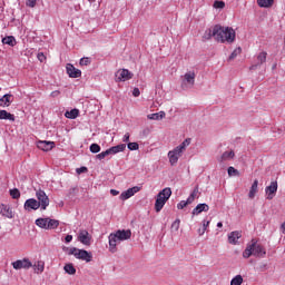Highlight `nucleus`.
I'll return each instance as SVG.
<instances>
[{
  "label": "nucleus",
  "mask_w": 285,
  "mask_h": 285,
  "mask_svg": "<svg viewBox=\"0 0 285 285\" xmlns=\"http://www.w3.org/2000/svg\"><path fill=\"white\" fill-rule=\"evenodd\" d=\"M210 37H214V39L220 43H233L235 42L236 33L230 27L216 24L213 29L205 32V39H210Z\"/></svg>",
  "instance_id": "f257e3e1"
},
{
  "label": "nucleus",
  "mask_w": 285,
  "mask_h": 285,
  "mask_svg": "<svg viewBox=\"0 0 285 285\" xmlns=\"http://www.w3.org/2000/svg\"><path fill=\"white\" fill-rule=\"evenodd\" d=\"M132 237L130 229H118L108 236L109 239V253H117V246L120 242H126Z\"/></svg>",
  "instance_id": "f03ea898"
},
{
  "label": "nucleus",
  "mask_w": 285,
  "mask_h": 285,
  "mask_svg": "<svg viewBox=\"0 0 285 285\" xmlns=\"http://www.w3.org/2000/svg\"><path fill=\"white\" fill-rule=\"evenodd\" d=\"M188 146H190V138H186L180 145L168 151L167 157L170 166H177V161H179V158L186 153Z\"/></svg>",
  "instance_id": "7ed1b4c3"
},
{
  "label": "nucleus",
  "mask_w": 285,
  "mask_h": 285,
  "mask_svg": "<svg viewBox=\"0 0 285 285\" xmlns=\"http://www.w3.org/2000/svg\"><path fill=\"white\" fill-rule=\"evenodd\" d=\"M266 255V250L262 245L257 244V240L253 239L252 243H249L246 247V249L243 252V257L245 259H248V257H264Z\"/></svg>",
  "instance_id": "20e7f679"
},
{
  "label": "nucleus",
  "mask_w": 285,
  "mask_h": 285,
  "mask_svg": "<svg viewBox=\"0 0 285 285\" xmlns=\"http://www.w3.org/2000/svg\"><path fill=\"white\" fill-rule=\"evenodd\" d=\"M170 195H173V190L170 189V187H166L158 193L155 202L156 213H161V209L164 208V206H166V202L170 199Z\"/></svg>",
  "instance_id": "39448f33"
},
{
  "label": "nucleus",
  "mask_w": 285,
  "mask_h": 285,
  "mask_svg": "<svg viewBox=\"0 0 285 285\" xmlns=\"http://www.w3.org/2000/svg\"><path fill=\"white\" fill-rule=\"evenodd\" d=\"M69 255H73L76 259H81L82 262H87V263L92 262V254L86 249H79V248L72 247L69 249Z\"/></svg>",
  "instance_id": "423d86ee"
},
{
  "label": "nucleus",
  "mask_w": 285,
  "mask_h": 285,
  "mask_svg": "<svg viewBox=\"0 0 285 285\" xmlns=\"http://www.w3.org/2000/svg\"><path fill=\"white\" fill-rule=\"evenodd\" d=\"M36 197H37L38 204H40V208L42 210H46V208H48L50 206V198L48 197V195L46 194L45 190L37 189Z\"/></svg>",
  "instance_id": "0eeeda50"
},
{
  "label": "nucleus",
  "mask_w": 285,
  "mask_h": 285,
  "mask_svg": "<svg viewBox=\"0 0 285 285\" xmlns=\"http://www.w3.org/2000/svg\"><path fill=\"white\" fill-rule=\"evenodd\" d=\"M195 77L196 75L194 71H188L184 75L183 81H181V88L183 90H188L195 86Z\"/></svg>",
  "instance_id": "6e6552de"
},
{
  "label": "nucleus",
  "mask_w": 285,
  "mask_h": 285,
  "mask_svg": "<svg viewBox=\"0 0 285 285\" xmlns=\"http://www.w3.org/2000/svg\"><path fill=\"white\" fill-rule=\"evenodd\" d=\"M14 271H21L23 268L24 271H28V268H32V262H30L29 258L18 259L13 263H11Z\"/></svg>",
  "instance_id": "1a4fd4ad"
},
{
  "label": "nucleus",
  "mask_w": 285,
  "mask_h": 285,
  "mask_svg": "<svg viewBox=\"0 0 285 285\" xmlns=\"http://www.w3.org/2000/svg\"><path fill=\"white\" fill-rule=\"evenodd\" d=\"M139 190H141V187H139V186L131 187V188L122 191L119 196V199H121V202H126V199H130V197H135V195H137V193H139Z\"/></svg>",
  "instance_id": "9d476101"
},
{
  "label": "nucleus",
  "mask_w": 285,
  "mask_h": 285,
  "mask_svg": "<svg viewBox=\"0 0 285 285\" xmlns=\"http://www.w3.org/2000/svg\"><path fill=\"white\" fill-rule=\"evenodd\" d=\"M132 77V72L128 69H120L116 72V81H128Z\"/></svg>",
  "instance_id": "9b49d317"
},
{
  "label": "nucleus",
  "mask_w": 285,
  "mask_h": 285,
  "mask_svg": "<svg viewBox=\"0 0 285 285\" xmlns=\"http://www.w3.org/2000/svg\"><path fill=\"white\" fill-rule=\"evenodd\" d=\"M92 237L90 236V233L88 230L82 229L78 234V240L80 244H83L85 246H90V240Z\"/></svg>",
  "instance_id": "f8f14e48"
},
{
  "label": "nucleus",
  "mask_w": 285,
  "mask_h": 285,
  "mask_svg": "<svg viewBox=\"0 0 285 285\" xmlns=\"http://www.w3.org/2000/svg\"><path fill=\"white\" fill-rule=\"evenodd\" d=\"M41 204L35 198H29L24 202V210H39Z\"/></svg>",
  "instance_id": "ddd939ff"
},
{
  "label": "nucleus",
  "mask_w": 285,
  "mask_h": 285,
  "mask_svg": "<svg viewBox=\"0 0 285 285\" xmlns=\"http://www.w3.org/2000/svg\"><path fill=\"white\" fill-rule=\"evenodd\" d=\"M265 193L267 199H273L277 193V180L272 181L271 185L265 188Z\"/></svg>",
  "instance_id": "4468645a"
},
{
  "label": "nucleus",
  "mask_w": 285,
  "mask_h": 285,
  "mask_svg": "<svg viewBox=\"0 0 285 285\" xmlns=\"http://www.w3.org/2000/svg\"><path fill=\"white\" fill-rule=\"evenodd\" d=\"M67 75L71 78V79H79V77H81V70L75 68V66L68 63L67 67Z\"/></svg>",
  "instance_id": "2eb2a0df"
},
{
  "label": "nucleus",
  "mask_w": 285,
  "mask_h": 285,
  "mask_svg": "<svg viewBox=\"0 0 285 285\" xmlns=\"http://www.w3.org/2000/svg\"><path fill=\"white\" fill-rule=\"evenodd\" d=\"M37 147L39 150H43L45 153H48L55 148V141H46V140H39L37 144Z\"/></svg>",
  "instance_id": "dca6fc26"
},
{
  "label": "nucleus",
  "mask_w": 285,
  "mask_h": 285,
  "mask_svg": "<svg viewBox=\"0 0 285 285\" xmlns=\"http://www.w3.org/2000/svg\"><path fill=\"white\" fill-rule=\"evenodd\" d=\"M0 215L7 217L8 219H12V217H14V214L12 213V208L10 207V205L6 204L0 205Z\"/></svg>",
  "instance_id": "f3484780"
},
{
  "label": "nucleus",
  "mask_w": 285,
  "mask_h": 285,
  "mask_svg": "<svg viewBox=\"0 0 285 285\" xmlns=\"http://www.w3.org/2000/svg\"><path fill=\"white\" fill-rule=\"evenodd\" d=\"M210 210V207L208 204H198L191 212V215H202V213H208Z\"/></svg>",
  "instance_id": "a211bd4d"
},
{
  "label": "nucleus",
  "mask_w": 285,
  "mask_h": 285,
  "mask_svg": "<svg viewBox=\"0 0 285 285\" xmlns=\"http://www.w3.org/2000/svg\"><path fill=\"white\" fill-rule=\"evenodd\" d=\"M242 238L240 232H232L228 234V242L229 244H233V246H236L237 242Z\"/></svg>",
  "instance_id": "6ab92c4d"
},
{
  "label": "nucleus",
  "mask_w": 285,
  "mask_h": 285,
  "mask_svg": "<svg viewBox=\"0 0 285 285\" xmlns=\"http://www.w3.org/2000/svg\"><path fill=\"white\" fill-rule=\"evenodd\" d=\"M258 186H259V180L255 179L253 181L252 187H250L249 193H248L249 199H255V196L258 193Z\"/></svg>",
  "instance_id": "aec40b11"
},
{
  "label": "nucleus",
  "mask_w": 285,
  "mask_h": 285,
  "mask_svg": "<svg viewBox=\"0 0 285 285\" xmlns=\"http://www.w3.org/2000/svg\"><path fill=\"white\" fill-rule=\"evenodd\" d=\"M12 104V95L6 94L2 98H0L1 108H8Z\"/></svg>",
  "instance_id": "412c9836"
},
{
  "label": "nucleus",
  "mask_w": 285,
  "mask_h": 285,
  "mask_svg": "<svg viewBox=\"0 0 285 285\" xmlns=\"http://www.w3.org/2000/svg\"><path fill=\"white\" fill-rule=\"evenodd\" d=\"M33 269L37 275H41V273L46 271V263L43 261L36 262L33 265Z\"/></svg>",
  "instance_id": "4be33fe9"
},
{
  "label": "nucleus",
  "mask_w": 285,
  "mask_h": 285,
  "mask_svg": "<svg viewBox=\"0 0 285 285\" xmlns=\"http://www.w3.org/2000/svg\"><path fill=\"white\" fill-rule=\"evenodd\" d=\"M166 117V112L165 111H159L156 114H149L147 116V119H150L153 121H161V119H164Z\"/></svg>",
  "instance_id": "5701e85b"
},
{
  "label": "nucleus",
  "mask_w": 285,
  "mask_h": 285,
  "mask_svg": "<svg viewBox=\"0 0 285 285\" xmlns=\"http://www.w3.org/2000/svg\"><path fill=\"white\" fill-rule=\"evenodd\" d=\"M2 43H4V46H11V48H14V46H17V39L13 36H7L2 39Z\"/></svg>",
  "instance_id": "b1692460"
},
{
  "label": "nucleus",
  "mask_w": 285,
  "mask_h": 285,
  "mask_svg": "<svg viewBox=\"0 0 285 285\" xmlns=\"http://www.w3.org/2000/svg\"><path fill=\"white\" fill-rule=\"evenodd\" d=\"M235 158V151L230 150V151H225L223 153V155L220 156V159H218V161H230V159Z\"/></svg>",
  "instance_id": "393cba45"
},
{
  "label": "nucleus",
  "mask_w": 285,
  "mask_h": 285,
  "mask_svg": "<svg viewBox=\"0 0 285 285\" xmlns=\"http://www.w3.org/2000/svg\"><path fill=\"white\" fill-rule=\"evenodd\" d=\"M111 155H118V153H124L126 150V144H120L109 148Z\"/></svg>",
  "instance_id": "a878e982"
},
{
  "label": "nucleus",
  "mask_w": 285,
  "mask_h": 285,
  "mask_svg": "<svg viewBox=\"0 0 285 285\" xmlns=\"http://www.w3.org/2000/svg\"><path fill=\"white\" fill-rule=\"evenodd\" d=\"M55 228H59V220L48 218L47 230H55Z\"/></svg>",
  "instance_id": "bb28decb"
},
{
  "label": "nucleus",
  "mask_w": 285,
  "mask_h": 285,
  "mask_svg": "<svg viewBox=\"0 0 285 285\" xmlns=\"http://www.w3.org/2000/svg\"><path fill=\"white\" fill-rule=\"evenodd\" d=\"M275 0H257L259 8H273Z\"/></svg>",
  "instance_id": "cd10ccee"
},
{
  "label": "nucleus",
  "mask_w": 285,
  "mask_h": 285,
  "mask_svg": "<svg viewBox=\"0 0 285 285\" xmlns=\"http://www.w3.org/2000/svg\"><path fill=\"white\" fill-rule=\"evenodd\" d=\"M0 119H6L8 121H14V115L8 112L7 110H0Z\"/></svg>",
  "instance_id": "c85d7f7f"
},
{
  "label": "nucleus",
  "mask_w": 285,
  "mask_h": 285,
  "mask_svg": "<svg viewBox=\"0 0 285 285\" xmlns=\"http://www.w3.org/2000/svg\"><path fill=\"white\" fill-rule=\"evenodd\" d=\"M36 226H38L39 228H43L45 230H48V218L36 219Z\"/></svg>",
  "instance_id": "c756f323"
},
{
  "label": "nucleus",
  "mask_w": 285,
  "mask_h": 285,
  "mask_svg": "<svg viewBox=\"0 0 285 285\" xmlns=\"http://www.w3.org/2000/svg\"><path fill=\"white\" fill-rule=\"evenodd\" d=\"M63 271L68 275H75L77 273V268H75V265H72V263L66 264Z\"/></svg>",
  "instance_id": "7c9ffc66"
},
{
  "label": "nucleus",
  "mask_w": 285,
  "mask_h": 285,
  "mask_svg": "<svg viewBox=\"0 0 285 285\" xmlns=\"http://www.w3.org/2000/svg\"><path fill=\"white\" fill-rule=\"evenodd\" d=\"M65 117H67V119H77L79 117V110L71 109L70 111H66Z\"/></svg>",
  "instance_id": "2f4dec72"
},
{
  "label": "nucleus",
  "mask_w": 285,
  "mask_h": 285,
  "mask_svg": "<svg viewBox=\"0 0 285 285\" xmlns=\"http://www.w3.org/2000/svg\"><path fill=\"white\" fill-rule=\"evenodd\" d=\"M110 155H112V153L110 151V148H109V149L96 155V159H99V161H101L102 159H106V157H110Z\"/></svg>",
  "instance_id": "473e14b6"
},
{
  "label": "nucleus",
  "mask_w": 285,
  "mask_h": 285,
  "mask_svg": "<svg viewBox=\"0 0 285 285\" xmlns=\"http://www.w3.org/2000/svg\"><path fill=\"white\" fill-rule=\"evenodd\" d=\"M197 197H199V188L196 187L193 190V193L189 195V197L187 198L188 203L193 204V202H195V199H197Z\"/></svg>",
  "instance_id": "72a5a7b5"
},
{
  "label": "nucleus",
  "mask_w": 285,
  "mask_h": 285,
  "mask_svg": "<svg viewBox=\"0 0 285 285\" xmlns=\"http://www.w3.org/2000/svg\"><path fill=\"white\" fill-rule=\"evenodd\" d=\"M266 57H268V53L266 51H262L257 56L258 65L262 66V63H266Z\"/></svg>",
  "instance_id": "f704fd0d"
},
{
  "label": "nucleus",
  "mask_w": 285,
  "mask_h": 285,
  "mask_svg": "<svg viewBox=\"0 0 285 285\" xmlns=\"http://www.w3.org/2000/svg\"><path fill=\"white\" fill-rule=\"evenodd\" d=\"M242 284H244V277H242V275H236L230 281V285H242Z\"/></svg>",
  "instance_id": "c9c22d12"
},
{
  "label": "nucleus",
  "mask_w": 285,
  "mask_h": 285,
  "mask_svg": "<svg viewBox=\"0 0 285 285\" xmlns=\"http://www.w3.org/2000/svg\"><path fill=\"white\" fill-rule=\"evenodd\" d=\"M214 8L216 10H224V8H226V2L225 1H219V0H216L214 2Z\"/></svg>",
  "instance_id": "e433bc0d"
},
{
  "label": "nucleus",
  "mask_w": 285,
  "mask_h": 285,
  "mask_svg": "<svg viewBox=\"0 0 285 285\" xmlns=\"http://www.w3.org/2000/svg\"><path fill=\"white\" fill-rule=\"evenodd\" d=\"M239 55H242V48H236L233 52H232V55L229 56V58H228V60L229 61H233V59H236L237 58V56H239Z\"/></svg>",
  "instance_id": "4c0bfd02"
},
{
  "label": "nucleus",
  "mask_w": 285,
  "mask_h": 285,
  "mask_svg": "<svg viewBox=\"0 0 285 285\" xmlns=\"http://www.w3.org/2000/svg\"><path fill=\"white\" fill-rule=\"evenodd\" d=\"M89 150L94 154L101 153V146H99L98 144H91Z\"/></svg>",
  "instance_id": "58836bf2"
},
{
  "label": "nucleus",
  "mask_w": 285,
  "mask_h": 285,
  "mask_svg": "<svg viewBox=\"0 0 285 285\" xmlns=\"http://www.w3.org/2000/svg\"><path fill=\"white\" fill-rule=\"evenodd\" d=\"M10 196L12 199H19V197H21V191L17 188L10 189Z\"/></svg>",
  "instance_id": "ea45409f"
},
{
  "label": "nucleus",
  "mask_w": 285,
  "mask_h": 285,
  "mask_svg": "<svg viewBox=\"0 0 285 285\" xmlns=\"http://www.w3.org/2000/svg\"><path fill=\"white\" fill-rule=\"evenodd\" d=\"M227 173L229 177H235L236 175H239V171L235 169V167H228Z\"/></svg>",
  "instance_id": "a19ab883"
},
{
  "label": "nucleus",
  "mask_w": 285,
  "mask_h": 285,
  "mask_svg": "<svg viewBox=\"0 0 285 285\" xmlns=\"http://www.w3.org/2000/svg\"><path fill=\"white\" fill-rule=\"evenodd\" d=\"M188 204H191V203H188V198H187V200H181V202L177 205V209H178V210H184V208H186V206H188Z\"/></svg>",
  "instance_id": "79ce46f5"
},
{
  "label": "nucleus",
  "mask_w": 285,
  "mask_h": 285,
  "mask_svg": "<svg viewBox=\"0 0 285 285\" xmlns=\"http://www.w3.org/2000/svg\"><path fill=\"white\" fill-rule=\"evenodd\" d=\"M127 147L129 150H139V144L137 142H129Z\"/></svg>",
  "instance_id": "37998d69"
},
{
  "label": "nucleus",
  "mask_w": 285,
  "mask_h": 285,
  "mask_svg": "<svg viewBox=\"0 0 285 285\" xmlns=\"http://www.w3.org/2000/svg\"><path fill=\"white\" fill-rule=\"evenodd\" d=\"M179 224H181V220L176 219L173 224H171V230H179Z\"/></svg>",
  "instance_id": "c03bdc74"
},
{
  "label": "nucleus",
  "mask_w": 285,
  "mask_h": 285,
  "mask_svg": "<svg viewBox=\"0 0 285 285\" xmlns=\"http://www.w3.org/2000/svg\"><path fill=\"white\" fill-rule=\"evenodd\" d=\"M80 66H90V58H81Z\"/></svg>",
  "instance_id": "a18cd8bd"
},
{
  "label": "nucleus",
  "mask_w": 285,
  "mask_h": 285,
  "mask_svg": "<svg viewBox=\"0 0 285 285\" xmlns=\"http://www.w3.org/2000/svg\"><path fill=\"white\" fill-rule=\"evenodd\" d=\"M78 193V189L76 187L70 188L68 191V197H75Z\"/></svg>",
  "instance_id": "49530a36"
},
{
  "label": "nucleus",
  "mask_w": 285,
  "mask_h": 285,
  "mask_svg": "<svg viewBox=\"0 0 285 285\" xmlns=\"http://www.w3.org/2000/svg\"><path fill=\"white\" fill-rule=\"evenodd\" d=\"M27 6L29 8H35V6H37V0H27Z\"/></svg>",
  "instance_id": "de8ad7c7"
},
{
  "label": "nucleus",
  "mask_w": 285,
  "mask_h": 285,
  "mask_svg": "<svg viewBox=\"0 0 285 285\" xmlns=\"http://www.w3.org/2000/svg\"><path fill=\"white\" fill-rule=\"evenodd\" d=\"M122 141H124V142L130 141V134H129V132H127V134L124 135Z\"/></svg>",
  "instance_id": "09e8293b"
},
{
  "label": "nucleus",
  "mask_w": 285,
  "mask_h": 285,
  "mask_svg": "<svg viewBox=\"0 0 285 285\" xmlns=\"http://www.w3.org/2000/svg\"><path fill=\"white\" fill-rule=\"evenodd\" d=\"M87 170H88L87 167H80V168L77 169V174L81 175V173H86Z\"/></svg>",
  "instance_id": "8fccbe9b"
},
{
  "label": "nucleus",
  "mask_w": 285,
  "mask_h": 285,
  "mask_svg": "<svg viewBox=\"0 0 285 285\" xmlns=\"http://www.w3.org/2000/svg\"><path fill=\"white\" fill-rule=\"evenodd\" d=\"M208 226H210V220H203V228L207 230Z\"/></svg>",
  "instance_id": "3c124183"
},
{
  "label": "nucleus",
  "mask_w": 285,
  "mask_h": 285,
  "mask_svg": "<svg viewBox=\"0 0 285 285\" xmlns=\"http://www.w3.org/2000/svg\"><path fill=\"white\" fill-rule=\"evenodd\" d=\"M38 59L39 61L43 62V60L46 59V55H43V52L38 53Z\"/></svg>",
  "instance_id": "603ef678"
},
{
  "label": "nucleus",
  "mask_w": 285,
  "mask_h": 285,
  "mask_svg": "<svg viewBox=\"0 0 285 285\" xmlns=\"http://www.w3.org/2000/svg\"><path fill=\"white\" fill-rule=\"evenodd\" d=\"M132 95H134L135 97H139V95H141V92L139 91V88H135V89L132 90Z\"/></svg>",
  "instance_id": "864d4df0"
},
{
  "label": "nucleus",
  "mask_w": 285,
  "mask_h": 285,
  "mask_svg": "<svg viewBox=\"0 0 285 285\" xmlns=\"http://www.w3.org/2000/svg\"><path fill=\"white\" fill-rule=\"evenodd\" d=\"M59 95H61L60 90H56L51 92V97H59Z\"/></svg>",
  "instance_id": "5fc2aeb1"
},
{
  "label": "nucleus",
  "mask_w": 285,
  "mask_h": 285,
  "mask_svg": "<svg viewBox=\"0 0 285 285\" xmlns=\"http://www.w3.org/2000/svg\"><path fill=\"white\" fill-rule=\"evenodd\" d=\"M65 240L67 244H70V242H72V235H67Z\"/></svg>",
  "instance_id": "6e6d98bb"
},
{
  "label": "nucleus",
  "mask_w": 285,
  "mask_h": 285,
  "mask_svg": "<svg viewBox=\"0 0 285 285\" xmlns=\"http://www.w3.org/2000/svg\"><path fill=\"white\" fill-rule=\"evenodd\" d=\"M110 193L111 195H114V197H117V195H119V190L117 189H111Z\"/></svg>",
  "instance_id": "4d7b16f0"
},
{
  "label": "nucleus",
  "mask_w": 285,
  "mask_h": 285,
  "mask_svg": "<svg viewBox=\"0 0 285 285\" xmlns=\"http://www.w3.org/2000/svg\"><path fill=\"white\" fill-rule=\"evenodd\" d=\"M204 233H206L205 228H199L198 229V235L202 237V235H204Z\"/></svg>",
  "instance_id": "13d9d810"
},
{
  "label": "nucleus",
  "mask_w": 285,
  "mask_h": 285,
  "mask_svg": "<svg viewBox=\"0 0 285 285\" xmlns=\"http://www.w3.org/2000/svg\"><path fill=\"white\" fill-rule=\"evenodd\" d=\"M281 230L285 235V222L281 225Z\"/></svg>",
  "instance_id": "bf43d9fd"
},
{
  "label": "nucleus",
  "mask_w": 285,
  "mask_h": 285,
  "mask_svg": "<svg viewBox=\"0 0 285 285\" xmlns=\"http://www.w3.org/2000/svg\"><path fill=\"white\" fill-rule=\"evenodd\" d=\"M224 226V224H222V222L217 223V228H222Z\"/></svg>",
  "instance_id": "052dcab7"
},
{
  "label": "nucleus",
  "mask_w": 285,
  "mask_h": 285,
  "mask_svg": "<svg viewBox=\"0 0 285 285\" xmlns=\"http://www.w3.org/2000/svg\"><path fill=\"white\" fill-rule=\"evenodd\" d=\"M89 1H95V0H89Z\"/></svg>",
  "instance_id": "680f3d73"
}]
</instances>
